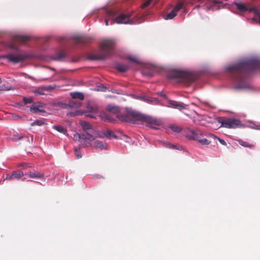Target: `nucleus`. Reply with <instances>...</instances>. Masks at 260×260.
I'll list each match as a JSON object with an SVG mask.
<instances>
[{
    "label": "nucleus",
    "instance_id": "26",
    "mask_svg": "<svg viewBox=\"0 0 260 260\" xmlns=\"http://www.w3.org/2000/svg\"><path fill=\"white\" fill-rule=\"evenodd\" d=\"M105 137L109 139H111V138L116 139L117 138V136L111 131L107 130L103 133Z\"/></svg>",
    "mask_w": 260,
    "mask_h": 260
},
{
    "label": "nucleus",
    "instance_id": "28",
    "mask_svg": "<svg viewBox=\"0 0 260 260\" xmlns=\"http://www.w3.org/2000/svg\"><path fill=\"white\" fill-rule=\"evenodd\" d=\"M238 142L239 144L241 145L242 146L245 147H248L250 148H252L254 147V145L253 144H250L247 142L244 141L242 140H238Z\"/></svg>",
    "mask_w": 260,
    "mask_h": 260
},
{
    "label": "nucleus",
    "instance_id": "10",
    "mask_svg": "<svg viewBox=\"0 0 260 260\" xmlns=\"http://www.w3.org/2000/svg\"><path fill=\"white\" fill-rule=\"evenodd\" d=\"M220 3L216 0H200V4L197 5L195 8L203 7L207 10H214L216 5Z\"/></svg>",
    "mask_w": 260,
    "mask_h": 260
},
{
    "label": "nucleus",
    "instance_id": "19",
    "mask_svg": "<svg viewBox=\"0 0 260 260\" xmlns=\"http://www.w3.org/2000/svg\"><path fill=\"white\" fill-rule=\"evenodd\" d=\"M106 110L109 112L114 113V114H118L120 112V108L116 106L109 105L106 107Z\"/></svg>",
    "mask_w": 260,
    "mask_h": 260
},
{
    "label": "nucleus",
    "instance_id": "35",
    "mask_svg": "<svg viewBox=\"0 0 260 260\" xmlns=\"http://www.w3.org/2000/svg\"><path fill=\"white\" fill-rule=\"evenodd\" d=\"M170 127L174 132L179 133L181 131V128L177 126H171Z\"/></svg>",
    "mask_w": 260,
    "mask_h": 260
},
{
    "label": "nucleus",
    "instance_id": "30",
    "mask_svg": "<svg viewBox=\"0 0 260 260\" xmlns=\"http://www.w3.org/2000/svg\"><path fill=\"white\" fill-rule=\"evenodd\" d=\"M236 6L239 10L242 12L246 11L248 10L246 6L244 4L242 3H236Z\"/></svg>",
    "mask_w": 260,
    "mask_h": 260
},
{
    "label": "nucleus",
    "instance_id": "1",
    "mask_svg": "<svg viewBox=\"0 0 260 260\" xmlns=\"http://www.w3.org/2000/svg\"><path fill=\"white\" fill-rule=\"evenodd\" d=\"M226 70L232 73L236 82L243 83L251 72L260 70V61L250 59L242 61L227 67Z\"/></svg>",
    "mask_w": 260,
    "mask_h": 260
},
{
    "label": "nucleus",
    "instance_id": "16",
    "mask_svg": "<svg viewBox=\"0 0 260 260\" xmlns=\"http://www.w3.org/2000/svg\"><path fill=\"white\" fill-rule=\"evenodd\" d=\"M29 39V37L26 36L15 35L13 37L14 42H19L22 44L25 43Z\"/></svg>",
    "mask_w": 260,
    "mask_h": 260
},
{
    "label": "nucleus",
    "instance_id": "42",
    "mask_svg": "<svg viewBox=\"0 0 260 260\" xmlns=\"http://www.w3.org/2000/svg\"><path fill=\"white\" fill-rule=\"evenodd\" d=\"M128 59L132 61H133L134 62L139 63V61L138 59L134 57H129Z\"/></svg>",
    "mask_w": 260,
    "mask_h": 260
},
{
    "label": "nucleus",
    "instance_id": "7",
    "mask_svg": "<svg viewBox=\"0 0 260 260\" xmlns=\"http://www.w3.org/2000/svg\"><path fill=\"white\" fill-rule=\"evenodd\" d=\"M141 121L145 122L147 126L154 129H157V126L161 124L160 120L143 114L142 115Z\"/></svg>",
    "mask_w": 260,
    "mask_h": 260
},
{
    "label": "nucleus",
    "instance_id": "43",
    "mask_svg": "<svg viewBox=\"0 0 260 260\" xmlns=\"http://www.w3.org/2000/svg\"><path fill=\"white\" fill-rule=\"evenodd\" d=\"M75 154L77 156V157L78 158H81V155L79 154V151L77 149H75Z\"/></svg>",
    "mask_w": 260,
    "mask_h": 260
},
{
    "label": "nucleus",
    "instance_id": "45",
    "mask_svg": "<svg viewBox=\"0 0 260 260\" xmlns=\"http://www.w3.org/2000/svg\"><path fill=\"white\" fill-rule=\"evenodd\" d=\"M94 114V113H92L91 114H87L85 115V116L87 117H90L91 118H94L95 116L93 115Z\"/></svg>",
    "mask_w": 260,
    "mask_h": 260
},
{
    "label": "nucleus",
    "instance_id": "31",
    "mask_svg": "<svg viewBox=\"0 0 260 260\" xmlns=\"http://www.w3.org/2000/svg\"><path fill=\"white\" fill-rule=\"evenodd\" d=\"M24 175V174L21 171L14 172L12 174V176L14 179H19Z\"/></svg>",
    "mask_w": 260,
    "mask_h": 260
},
{
    "label": "nucleus",
    "instance_id": "22",
    "mask_svg": "<svg viewBox=\"0 0 260 260\" xmlns=\"http://www.w3.org/2000/svg\"><path fill=\"white\" fill-rule=\"evenodd\" d=\"M169 104L172 106V107L181 110L183 109H185L184 104L182 103H179L176 101H171Z\"/></svg>",
    "mask_w": 260,
    "mask_h": 260
},
{
    "label": "nucleus",
    "instance_id": "38",
    "mask_svg": "<svg viewBox=\"0 0 260 260\" xmlns=\"http://www.w3.org/2000/svg\"><path fill=\"white\" fill-rule=\"evenodd\" d=\"M23 102L24 104L32 103L33 101L32 99L31 98H23Z\"/></svg>",
    "mask_w": 260,
    "mask_h": 260
},
{
    "label": "nucleus",
    "instance_id": "48",
    "mask_svg": "<svg viewBox=\"0 0 260 260\" xmlns=\"http://www.w3.org/2000/svg\"><path fill=\"white\" fill-rule=\"evenodd\" d=\"M105 24L106 25H109L108 20H105Z\"/></svg>",
    "mask_w": 260,
    "mask_h": 260
},
{
    "label": "nucleus",
    "instance_id": "8",
    "mask_svg": "<svg viewBox=\"0 0 260 260\" xmlns=\"http://www.w3.org/2000/svg\"><path fill=\"white\" fill-rule=\"evenodd\" d=\"M31 57V55L28 54H18L17 55L9 54L4 56V58L14 63L22 62L24 60Z\"/></svg>",
    "mask_w": 260,
    "mask_h": 260
},
{
    "label": "nucleus",
    "instance_id": "24",
    "mask_svg": "<svg viewBox=\"0 0 260 260\" xmlns=\"http://www.w3.org/2000/svg\"><path fill=\"white\" fill-rule=\"evenodd\" d=\"M70 95L73 99H78L82 101L84 99V96L83 94L81 92H71Z\"/></svg>",
    "mask_w": 260,
    "mask_h": 260
},
{
    "label": "nucleus",
    "instance_id": "12",
    "mask_svg": "<svg viewBox=\"0 0 260 260\" xmlns=\"http://www.w3.org/2000/svg\"><path fill=\"white\" fill-rule=\"evenodd\" d=\"M74 138L75 139H78L83 140L92 141L95 139V136L92 134H89L88 132H86L85 134H75L74 135Z\"/></svg>",
    "mask_w": 260,
    "mask_h": 260
},
{
    "label": "nucleus",
    "instance_id": "39",
    "mask_svg": "<svg viewBox=\"0 0 260 260\" xmlns=\"http://www.w3.org/2000/svg\"><path fill=\"white\" fill-rule=\"evenodd\" d=\"M151 2V0L147 1L143 5H142L141 7L142 8H145L148 7L150 4Z\"/></svg>",
    "mask_w": 260,
    "mask_h": 260
},
{
    "label": "nucleus",
    "instance_id": "13",
    "mask_svg": "<svg viewBox=\"0 0 260 260\" xmlns=\"http://www.w3.org/2000/svg\"><path fill=\"white\" fill-rule=\"evenodd\" d=\"M73 39L76 44L84 45L91 42V39L85 36H75Z\"/></svg>",
    "mask_w": 260,
    "mask_h": 260
},
{
    "label": "nucleus",
    "instance_id": "29",
    "mask_svg": "<svg viewBox=\"0 0 260 260\" xmlns=\"http://www.w3.org/2000/svg\"><path fill=\"white\" fill-rule=\"evenodd\" d=\"M116 68L120 72H125L128 70V67L125 64H118L116 66Z\"/></svg>",
    "mask_w": 260,
    "mask_h": 260
},
{
    "label": "nucleus",
    "instance_id": "18",
    "mask_svg": "<svg viewBox=\"0 0 260 260\" xmlns=\"http://www.w3.org/2000/svg\"><path fill=\"white\" fill-rule=\"evenodd\" d=\"M30 178L35 179H43L44 177V174L42 172H30L27 174Z\"/></svg>",
    "mask_w": 260,
    "mask_h": 260
},
{
    "label": "nucleus",
    "instance_id": "40",
    "mask_svg": "<svg viewBox=\"0 0 260 260\" xmlns=\"http://www.w3.org/2000/svg\"><path fill=\"white\" fill-rule=\"evenodd\" d=\"M13 137L15 139V140H20L21 139H22L23 136H22V135H19L18 134H14L13 135Z\"/></svg>",
    "mask_w": 260,
    "mask_h": 260
},
{
    "label": "nucleus",
    "instance_id": "21",
    "mask_svg": "<svg viewBox=\"0 0 260 260\" xmlns=\"http://www.w3.org/2000/svg\"><path fill=\"white\" fill-rule=\"evenodd\" d=\"M51 89L50 86H42L34 90V92L39 95H44L45 90H49Z\"/></svg>",
    "mask_w": 260,
    "mask_h": 260
},
{
    "label": "nucleus",
    "instance_id": "11",
    "mask_svg": "<svg viewBox=\"0 0 260 260\" xmlns=\"http://www.w3.org/2000/svg\"><path fill=\"white\" fill-rule=\"evenodd\" d=\"M131 14H121L115 18V22L119 24H132L133 21L130 19Z\"/></svg>",
    "mask_w": 260,
    "mask_h": 260
},
{
    "label": "nucleus",
    "instance_id": "41",
    "mask_svg": "<svg viewBox=\"0 0 260 260\" xmlns=\"http://www.w3.org/2000/svg\"><path fill=\"white\" fill-rule=\"evenodd\" d=\"M143 75L148 76V77H152L153 76V73L152 72H149L146 73L144 71L143 72Z\"/></svg>",
    "mask_w": 260,
    "mask_h": 260
},
{
    "label": "nucleus",
    "instance_id": "14",
    "mask_svg": "<svg viewBox=\"0 0 260 260\" xmlns=\"http://www.w3.org/2000/svg\"><path fill=\"white\" fill-rule=\"evenodd\" d=\"M30 111L34 113L44 112V106L41 103H34L30 108Z\"/></svg>",
    "mask_w": 260,
    "mask_h": 260
},
{
    "label": "nucleus",
    "instance_id": "15",
    "mask_svg": "<svg viewBox=\"0 0 260 260\" xmlns=\"http://www.w3.org/2000/svg\"><path fill=\"white\" fill-rule=\"evenodd\" d=\"M80 124L84 131L85 132L89 130L90 131V134H92L94 135V130L90 123L86 121H82L80 122ZM88 133L89 134V133Z\"/></svg>",
    "mask_w": 260,
    "mask_h": 260
},
{
    "label": "nucleus",
    "instance_id": "20",
    "mask_svg": "<svg viewBox=\"0 0 260 260\" xmlns=\"http://www.w3.org/2000/svg\"><path fill=\"white\" fill-rule=\"evenodd\" d=\"M87 112L92 113H98L99 111V108L97 105L88 104L86 106Z\"/></svg>",
    "mask_w": 260,
    "mask_h": 260
},
{
    "label": "nucleus",
    "instance_id": "52",
    "mask_svg": "<svg viewBox=\"0 0 260 260\" xmlns=\"http://www.w3.org/2000/svg\"><path fill=\"white\" fill-rule=\"evenodd\" d=\"M2 79L1 78H0V84L2 83Z\"/></svg>",
    "mask_w": 260,
    "mask_h": 260
},
{
    "label": "nucleus",
    "instance_id": "54",
    "mask_svg": "<svg viewBox=\"0 0 260 260\" xmlns=\"http://www.w3.org/2000/svg\"><path fill=\"white\" fill-rule=\"evenodd\" d=\"M171 148H174V145H172Z\"/></svg>",
    "mask_w": 260,
    "mask_h": 260
},
{
    "label": "nucleus",
    "instance_id": "25",
    "mask_svg": "<svg viewBox=\"0 0 260 260\" xmlns=\"http://www.w3.org/2000/svg\"><path fill=\"white\" fill-rule=\"evenodd\" d=\"M66 56V54L63 51L57 53L55 55L52 57V59L55 60L61 61Z\"/></svg>",
    "mask_w": 260,
    "mask_h": 260
},
{
    "label": "nucleus",
    "instance_id": "34",
    "mask_svg": "<svg viewBox=\"0 0 260 260\" xmlns=\"http://www.w3.org/2000/svg\"><path fill=\"white\" fill-rule=\"evenodd\" d=\"M183 6V3L182 2H180L176 6V7L173 9V10H174L176 11V12L177 13L182 8Z\"/></svg>",
    "mask_w": 260,
    "mask_h": 260
},
{
    "label": "nucleus",
    "instance_id": "4",
    "mask_svg": "<svg viewBox=\"0 0 260 260\" xmlns=\"http://www.w3.org/2000/svg\"><path fill=\"white\" fill-rule=\"evenodd\" d=\"M142 114L138 112L126 110L123 114H117V118L121 121L132 123H136L141 121Z\"/></svg>",
    "mask_w": 260,
    "mask_h": 260
},
{
    "label": "nucleus",
    "instance_id": "51",
    "mask_svg": "<svg viewBox=\"0 0 260 260\" xmlns=\"http://www.w3.org/2000/svg\"><path fill=\"white\" fill-rule=\"evenodd\" d=\"M242 87H243L242 86H238L237 87V88L240 89V88H241Z\"/></svg>",
    "mask_w": 260,
    "mask_h": 260
},
{
    "label": "nucleus",
    "instance_id": "23",
    "mask_svg": "<svg viewBox=\"0 0 260 260\" xmlns=\"http://www.w3.org/2000/svg\"><path fill=\"white\" fill-rule=\"evenodd\" d=\"M94 146L101 150L107 149L106 144L103 143L99 140H96L94 142Z\"/></svg>",
    "mask_w": 260,
    "mask_h": 260
},
{
    "label": "nucleus",
    "instance_id": "2",
    "mask_svg": "<svg viewBox=\"0 0 260 260\" xmlns=\"http://www.w3.org/2000/svg\"><path fill=\"white\" fill-rule=\"evenodd\" d=\"M115 42L113 40L103 41L101 45L100 51L93 54V58L96 60H104L112 54Z\"/></svg>",
    "mask_w": 260,
    "mask_h": 260
},
{
    "label": "nucleus",
    "instance_id": "3",
    "mask_svg": "<svg viewBox=\"0 0 260 260\" xmlns=\"http://www.w3.org/2000/svg\"><path fill=\"white\" fill-rule=\"evenodd\" d=\"M168 77L171 79H177L178 82L189 83L197 80V77L189 72L183 71H174L170 73Z\"/></svg>",
    "mask_w": 260,
    "mask_h": 260
},
{
    "label": "nucleus",
    "instance_id": "49",
    "mask_svg": "<svg viewBox=\"0 0 260 260\" xmlns=\"http://www.w3.org/2000/svg\"><path fill=\"white\" fill-rule=\"evenodd\" d=\"M106 87H105V86H103V89H102V91H106Z\"/></svg>",
    "mask_w": 260,
    "mask_h": 260
},
{
    "label": "nucleus",
    "instance_id": "6",
    "mask_svg": "<svg viewBox=\"0 0 260 260\" xmlns=\"http://www.w3.org/2000/svg\"><path fill=\"white\" fill-rule=\"evenodd\" d=\"M222 127L228 128H235L241 124V121L236 119L230 118H222L219 120Z\"/></svg>",
    "mask_w": 260,
    "mask_h": 260
},
{
    "label": "nucleus",
    "instance_id": "44",
    "mask_svg": "<svg viewBox=\"0 0 260 260\" xmlns=\"http://www.w3.org/2000/svg\"><path fill=\"white\" fill-rule=\"evenodd\" d=\"M19 166L21 167L24 169H26L28 167L27 165L26 164H25V163L21 164L19 165Z\"/></svg>",
    "mask_w": 260,
    "mask_h": 260
},
{
    "label": "nucleus",
    "instance_id": "33",
    "mask_svg": "<svg viewBox=\"0 0 260 260\" xmlns=\"http://www.w3.org/2000/svg\"><path fill=\"white\" fill-rule=\"evenodd\" d=\"M44 124V122L42 120H35L34 122H33L31 124V126H35V125H38V126H41Z\"/></svg>",
    "mask_w": 260,
    "mask_h": 260
},
{
    "label": "nucleus",
    "instance_id": "50",
    "mask_svg": "<svg viewBox=\"0 0 260 260\" xmlns=\"http://www.w3.org/2000/svg\"><path fill=\"white\" fill-rule=\"evenodd\" d=\"M103 178V177L100 175H98L96 177V178Z\"/></svg>",
    "mask_w": 260,
    "mask_h": 260
},
{
    "label": "nucleus",
    "instance_id": "37",
    "mask_svg": "<svg viewBox=\"0 0 260 260\" xmlns=\"http://www.w3.org/2000/svg\"><path fill=\"white\" fill-rule=\"evenodd\" d=\"M82 114V113L80 112L79 111H76L75 112H70V113H69V115L70 116L74 117V116H75L76 115H81Z\"/></svg>",
    "mask_w": 260,
    "mask_h": 260
},
{
    "label": "nucleus",
    "instance_id": "27",
    "mask_svg": "<svg viewBox=\"0 0 260 260\" xmlns=\"http://www.w3.org/2000/svg\"><path fill=\"white\" fill-rule=\"evenodd\" d=\"M177 12L174 10H172L170 13H168L164 16V19L166 20L172 19L177 15Z\"/></svg>",
    "mask_w": 260,
    "mask_h": 260
},
{
    "label": "nucleus",
    "instance_id": "9",
    "mask_svg": "<svg viewBox=\"0 0 260 260\" xmlns=\"http://www.w3.org/2000/svg\"><path fill=\"white\" fill-rule=\"evenodd\" d=\"M220 3L216 0H200V4L197 5L195 8L203 7L207 10H214L216 5Z\"/></svg>",
    "mask_w": 260,
    "mask_h": 260
},
{
    "label": "nucleus",
    "instance_id": "47",
    "mask_svg": "<svg viewBox=\"0 0 260 260\" xmlns=\"http://www.w3.org/2000/svg\"><path fill=\"white\" fill-rule=\"evenodd\" d=\"M255 129L260 130V125H256L255 127Z\"/></svg>",
    "mask_w": 260,
    "mask_h": 260
},
{
    "label": "nucleus",
    "instance_id": "32",
    "mask_svg": "<svg viewBox=\"0 0 260 260\" xmlns=\"http://www.w3.org/2000/svg\"><path fill=\"white\" fill-rule=\"evenodd\" d=\"M53 128L57 131L60 133H62L63 134H66L67 133V130L65 129L63 126L60 125H55L53 126Z\"/></svg>",
    "mask_w": 260,
    "mask_h": 260
},
{
    "label": "nucleus",
    "instance_id": "53",
    "mask_svg": "<svg viewBox=\"0 0 260 260\" xmlns=\"http://www.w3.org/2000/svg\"><path fill=\"white\" fill-rule=\"evenodd\" d=\"M259 23H260V15H259Z\"/></svg>",
    "mask_w": 260,
    "mask_h": 260
},
{
    "label": "nucleus",
    "instance_id": "17",
    "mask_svg": "<svg viewBox=\"0 0 260 260\" xmlns=\"http://www.w3.org/2000/svg\"><path fill=\"white\" fill-rule=\"evenodd\" d=\"M82 103L77 101L70 100L66 105V107H69L71 108H78L81 107Z\"/></svg>",
    "mask_w": 260,
    "mask_h": 260
},
{
    "label": "nucleus",
    "instance_id": "36",
    "mask_svg": "<svg viewBox=\"0 0 260 260\" xmlns=\"http://www.w3.org/2000/svg\"><path fill=\"white\" fill-rule=\"evenodd\" d=\"M211 137L215 138V139H218V140L219 141V142H220V143L223 145H226V143L225 142V141L223 139H221L220 138H217V137L214 136L213 135H212L211 134L210 135Z\"/></svg>",
    "mask_w": 260,
    "mask_h": 260
},
{
    "label": "nucleus",
    "instance_id": "5",
    "mask_svg": "<svg viewBox=\"0 0 260 260\" xmlns=\"http://www.w3.org/2000/svg\"><path fill=\"white\" fill-rule=\"evenodd\" d=\"M202 133L199 129L196 131L188 129L186 137L190 140H198L199 142L204 145H207L210 143V141L207 139H201Z\"/></svg>",
    "mask_w": 260,
    "mask_h": 260
},
{
    "label": "nucleus",
    "instance_id": "46",
    "mask_svg": "<svg viewBox=\"0 0 260 260\" xmlns=\"http://www.w3.org/2000/svg\"><path fill=\"white\" fill-rule=\"evenodd\" d=\"M6 179H8V180H13V177L12 176V175H7V176H6Z\"/></svg>",
    "mask_w": 260,
    "mask_h": 260
}]
</instances>
